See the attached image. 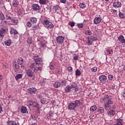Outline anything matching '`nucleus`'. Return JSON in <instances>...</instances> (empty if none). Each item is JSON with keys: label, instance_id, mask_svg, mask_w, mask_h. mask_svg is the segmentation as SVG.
<instances>
[{"label": "nucleus", "instance_id": "0eeeda50", "mask_svg": "<svg viewBox=\"0 0 125 125\" xmlns=\"http://www.w3.org/2000/svg\"><path fill=\"white\" fill-rule=\"evenodd\" d=\"M33 10L34 11H38V10H41V6L38 4H33L32 5Z\"/></svg>", "mask_w": 125, "mask_h": 125}, {"label": "nucleus", "instance_id": "20e7f679", "mask_svg": "<svg viewBox=\"0 0 125 125\" xmlns=\"http://www.w3.org/2000/svg\"><path fill=\"white\" fill-rule=\"evenodd\" d=\"M27 91L29 94H35L37 92V89L35 87L29 88L27 89Z\"/></svg>", "mask_w": 125, "mask_h": 125}, {"label": "nucleus", "instance_id": "9d476101", "mask_svg": "<svg viewBox=\"0 0 125 125\" xmlns=\"http://www.w3.org/2000/svg\"><path fill=\"white\" fill-rule=\"evenodd\" d=\"M73 104H74V105L75 107H79L82 105V103L81 102V101L80 100H76L74 101Z\"/></svg>", "mask_w": 125, "mask_h": 125}, {"label": "nucleus", "instance_id": "ddd939ff", "mask_svg": "<svg viewBox=\"0 0 125 125\" xmlns=\"http://www.w3.org/2000/svg\"><path fill=\"white\" fill-rule=\"evenodd\" d=\"M121 5L122 3L119 1L113 2V6L115 7H117V8H118L119 7H121Z\"/></svg>", "mask_w": 125, "mask_h": 125}, {"label": "nucleus", "instance_id": "c756f323", "mask_svg": "<svg viewBox=\"0 0 125 125\" xmlns=\"http://www.w3.org/2000/svg\"><path fill=\"white\" fill-rule=\"evenodd\" d=\"M18 63L20 65H22V64H23V59H22V58H19L18 59Z\"/></svg>", "mask_w": 125, "mask_h": 125}, {"label": "nucleus", "instance_id": "7c9ffc66", "mask_svg": "<svg viewBox=\"0 0 125 125\" xmlns=\"http://www.w3.org/2000/svg\"><path fill=\"white\" fill-rule=\"evenodd\" d=\"M13 65L14 67H15V69H16V70H18V69L20 68V66H19L20 64L18 63H17L16 62H14Z\"/></svg>", "mask_w": 125, "mask_h": 125}, {"label": "nucleus", "instance_id": "412c9836", "mask_svg": "<svg viewBox=\"0 0 125 125\" xmlns=\"http://www.w3.org/2000/svg\"><path fill=\"white\" fill-rule=\"evenodd\" d=\"M5 45L9 46L11 44V39H8L4 42Z\"/></svg>", "mask_w": 125, "mask_h": 125}, {"label": "nucleus", "instance_id": "f257e3e1", "mask_svg": "<svg viewBox=\"0 0 125 125\" xmlns=\"http://www.w3.org/2000/svg\"><path fill=\"white\" fill-rule=\"evenodd\" d=\"M112 99H113V97L108 95H105L100 99L101 103H104V109L106 111H109L111 109V105L114 103Z\"/></svg>", "mask_w": 125, "mask_h": 125}, {"label": "nucleus", "instance_id": "f704fd0d", "mask_svg": "<svg viewBox=\"0 0 125 125\" xmlns=\"http://www.w3.org/2000/svg\"><path fill=\"white\" fill-rule=\"evenodd\" d=\"M79 6L80 7H81V8H83V9H84V8H85V4L83 3H81L79 4Z\"/></svg>", "mask_w": 125, "mask_h": 125}, {"label": "nucleus", "instance_id": "393cba45", "mask_svg": "<svg viewBox=\"0 0 125 125\" xmlns=\"http://www.w3.org/2000/svg\"><path fill=\"white\" fill-rule=\"evenodd\" d=\"M71 89H72V88L70 86L67 85L65 88V91L66 93L70 92Z\"/></svg>", "mask_w": 125, "mask_h": 125}, {"label": "nucleus", "instance_id": "a211bd4d", "mask_svg": "<svg viewBox=\"0 0 125 125\" xmlns=\"http://www.w3.org/2000/svg\"><path fill=\"white\" fill-rule=\"evenodd\" d=\"M21 112L22 114H26V113H28V112H27V107H26V106H21Z\"/></svg>", "mask_w": 125, "mask_h": 125}, {"label": "nucleus", "instance_id": "13d9d810", "mask_svg": "<svg viewBox=\"0 0 125 125\" xmlns=\"http://www.w3.org/2000/svg\"><path fill=\"white\" fill-rule=\"evenodd\" d=\"M38 71H42V67L37 66V67H36V73H38Z\"/></svg>", "mask_w": 125, "mask_h": 125}, {"label": "nucleus", "instance_id": "603ef678", "mask_svg": "<svg viewBox=\"0 0 125 125\" xmlns=\"http://www.w3.org/2000/svg\"><path fill=\"white\" fill-rule=\"evenodd\" d=\"M67 71H68V72H70V73H72V72H73V68H72L71 67H67Z\"/></svg>", "mask_w": 125, "mask_h": 125}, {"label": "nucleus", "instance_id": "8fccbe9b", "mask_svg": "<svg viewBox=\"0 0 125 125\" xmlns=\"http://www.w3.org/2000/svg\"><path fill=\"white\" fill-rule=\"evenodd\" d=\"M91 71H92V72H96V71H97V67H94L92 68L91 69Z\"/></svg>", "mask_w": 125, "mask_h": 125}, {"label": "nucleus", "instance_id": "4d7b16f0", "mask_svg": "<svg viewBox=\"0 0 125 125\" xmlns=\"http://www.w3.org/2000/svg\"><path fill=\"white\" fill-rule=\"evenodd\" d=\"M113 78H114V76L113 75H109L108 76V79L110 81H112V80H113Z\"/></svg>", "mask_w": 125, "mask_h": 125}, {"label": "nucleus", "instance_id": "79ce46f5", "mask_svg": "<svg viewBox=\"0 0 125 125\" xmlns=\"http://www.w3.org/2000/svg\"><path fill=\"white\" fill-rule=\"evenodd\" d=\"M69 25H70V26L71 27H74V26H75V22H74V21H69Z\"/></svg>", "mask_w": 125, "mask_h": 125}, {"label": "nucleus", "instance_id": "6e6552de", "mask_svg": "<svg viewBox=\"0 0 125 125\" xmlns=\"http://www.w3.org/2000/svg\"><path fill=\"white\" fill-rule=\"evenodd\" d=\"M56 40L58 43H63V42H64V37L61 36H59L57 38Z\"/></svg>", "mask_w": 125, "mask_h": 125}, {"label": "nucleus", "instance_id": "c9c22d12", "mask_svg": "<svg viewBox=\"0 0 125 125\" xmlns=\"http://www.w3.org/2000/svg\"><path fill=\"white\" fill-rule=\"evenodd\" d=\"M61 73H62V69H61V68H57L56 70V73L57 74H61Z\"/></svg>", "mask_w": 125, "mask_h": 125}, {"label": "nucleus", "instance_id": "4be33fe9", "mask_svg": "<svg viewBox=\"0 0 125 125\" xmlns=\"http://www.w3.org/2000/svg\"><path fill=\"white\" fill-rule=\"evenodd\" d=\"M17 35L18 34V31L16 30V29H14V28H11L10 30V34L11 35Z\"/></svg>", "mask_w": 125, "mask_h": 125}, {"label": "nucleus", "instance_id": "49530a36", "mask_svg": "<svg viewBox=\"0 0 125 125\" xmlns=\"http://www.w3.org/2000/svg\"><path fill=\"white\" fill-rule=\"evenodd\" d=\"M11 21L12 22V23H13L14 25H17V22H16V20L13 19H11Z\"/></svg>", "mask_w": 125, "mask_h": 125}, {"label": "nucleus", "instance_id": "2f4dec72", "mask_svg": "<svg viewBox=\"0 0 125 125\" xmlns=\"http://www.w3.org/2000/svg\"><path fill=\"white\" fill-rule=\"evenodd\" d=\"M22 74H17L16 76H15V79L17 81H18V80H19V79H22Z\"/></svg>", "mask_w": 125, "mask_h": 125}, {"label": "nucleus", "instance_id": "e2e57ef3", "mask_svg": "<svg viewBox=\"0 0 125 125\" xmlns=\"http://www.w3.org/2000/svg\"><path fill=\"white\" fill-rule=\"evenodd\" d=\"M73 59L75 61H77V60H79V57L78 56H74Z\"/></svg>", "mask_w": 125, "mask_h": 125}, {"label": "nucleus", "instance_id": "f3484780", "mask_svg": "<svg viewBox=\"0 0 125 125\" xmlns=\"http://www.w3.org/2000/svg\"><path fill=\"white\" fill-rule=\"evenodd\" d=\"M30 68L32 71H34V73H37V66H36L35 63H32L31 64Z\"/></svg>", "mask_w": 125, "mask_h": 125}, {"label": "nucleus", "instance_id": "a18cd8bd", "mask_svg": "<svg viewBox=\"0 0 125 125\" xmlns=\"http://www.w3.org/2000/svg\"><path fill=\"white\" fill-rule=\"evenodd\" d=\"M5 18H4V15L2 14H0V20H4Z\"/></svg>", "mask_w": 125, "mask_h": 125}, {"label": "nucleus", "instance_id": "473e14b6", "mask_svg": "<svg viewBox=\"0 0 125 125\" xmlns=\"http://www.w3.org/2000/svg\"><path fill=\"white\" fill-rule=\"evenodd\" d=\"M119 17H120V18H122V19H124V18H125V14L124 13L119 12Z\"/></svg>", "mask_w": 125, "mask_h": 125}, {"label": "nucleus", "instance_id": "0e129e2a", "mask_svg": "<svg viewBox=\"0 0 125 125\" xmlns=\"http://www.w3.org/2000/svg\"><path fill=\"white\" fill-rule=\"evenodd\" d=\"M46 8L47 10H51V7H50V6L49 5H47L46 7Z\"/></svg>", "mask_w": 125, "mask_h": 125}, {"label": "nucleus", "instance_id": "680f3d73", "mask_svg": "<svg viewBox=\"0 0 125 125\" xmlns=\"http://www.w3.org/2000/svg\"><path fill=\"white\" fill-rule=\"evenodd\" d=\"M54 115V114L52 113V111H50L49 112V115L50 116V117H53Z\"/></svg>", "mask_w": 125, "mask_h": 125}, {"label": "nucleus", "instance_id": "6e6d98bb", "mask_svg": "<svg viewBox=\"0 0 125 125\" xmlns=\"http://www.w3.org/2000/svg\"><path fill=\"white\" fill-rule=\"evenodd\" d=\"M77 26L79 28H83V23H77Z\"/></svg>", "mask_w": 125, "mask_h": 125}, {"label": "nucleus", "instance_id": "4c0bfd02", "mask_svg": "<svg viewBox=\"0 0 125 125\" xmlns=\"http://www.w3.org/2000/svg\"><path fill=\"white\" fill-rule=\"evenodd\" d=\"M76 76H80L81 75V71L79 69H77L75 72Z\"/></svg>", "mask_w": 125, "mask_h": 125}, {"label": "nucleus", "instance_id": "774afa93", "mask_svg": "<svg viewBox=\"0 0 125 125\" xmlns=\"http://www.w3.org/2000/svg\"><path fill=\"white\" fill-rule=\"evenodd\" d=\"M3 5V0H0V6H2Z\"/></svg>", "mask_w": 125, "mask_h": 125}, {"label": "nucleus", "instance_id": "1a4fd4ad", "mask_svg": "<svg viewBox=\"0 0 125 125\" xmlns=\"http://www.w3.org/2000/svg\"><path fill=\"white\" fill-rule=\"evenodd\" d=\"M99 79L102 83H105L107 81V77L104 75L100 76Z\"/></svg>", "mask_w": 125, "mask_h": 125}, {"label": "nucleus", "instance_id": "c85d7f7f", "mask_svg": "<svg viewBox=\"0 0 125 125\" xmlns=\"http://www.w3.org/2000/svg\"><path fill=\"white\" fill-rule=\"evenodd\" d=\"M27 42L28 44H32V42H33V40H32V38L29 37L27 40Z\"/></svg>", "mask_w": 125, "mask_h": 125}, {"label": "nucleus", "instance_id": "2eb2a0df", "mask_svg": "<svg viewBox=\"0 0 125 125\" xmlns=\"http://www.w3.org/2000/svg\"><path fill=\"white\" fill-rule=\"evenodd\" d=\"M41 62H42V58H39L35 59V64L38 66H40L41 64Z\"/></svg>", "mask_w": 125, "mask_h": 125}, {"label": "nucleus", "instance_id": "9b49d317", "mask_svg": "<svg viewBox=\"0 0 125 125\" xmlns=\"http://www.w3.org/2000/svg\"><path fill=\"white\" fill-rule=\"evenodd\" d=\"M102 21V19H101V18L100 17H96V18H95V19L94 20V24H99V23H100V22H101Z\"/></svg>", "mask_w": 125, "mask_h": 125}, {"label": "nucleus", "instance_id": "bf43d9fd", "mask_svg": "<svg viewBox=\"0 0 125 125\" xmlns=\"http://www.w3.org/2000/svg\"><path fill=\"white\" fill-rule=\"evenodd\" d=\"M1 24H3L4 25H7V21H1Z\"/></svg>", "mask_w": 125, "mask_h": 125}, {"label": "nucleus", "instance_id": "a19ab883", "mask_svg": "<svg viewBox=\"0 0 125 125\" xmlns=\"http://www.w3.org/2000/svg\"><path fill=\"white\" fill-rule=\"evenodd\" d=\"M39 2L40 4H45V2H46V0H40Z\"/></svg>", "mask_w": 125, "mask_h": 125}, {"label": "nucleus", "instance_id": "dca6fc26", "mask_svg": "<svg viewBox=\"0 0 125 125\" xmlns=\"http://www.w3.org/2000/svg\"><path fill=\"white\" fill-rule=\"evenodd\" d=\"M118 40L121 42L122 43H125V37L123 35H120L118 37Z\"/></svg>", "mask_w": 125, "mask_h": 125}, {"label": "nucleus", "instance_id": "864d4df0", "mask_svg": "<svg viewBox=\"0 0 125 125\" xmlns=\"http://www.w3.org/2000/svg\"><path fill=\"white\" fill-rule=\"evenodd\" d=\"M0 33L2 35V34H4L5 33V29L3 28H1V30H0Z\"/></svg>", "mask_w": 125, "mask_h": 125}, {"label": "nucleus", "instance_id": "338daca9", "mask_svg": "<svg viewBox=\"0 0 125 125\" xmlns=\"http://www.w3.org/2000/svg\"><path fill=\"white\" fill-rule=\"evenodd\" d=\"M50 70H54V66L51 65L49 66Z\"/></svg>", "mask_w": 125, "mask_h": 125}, {"label": "nucleus", "instance_id": "052dcab7", "mask_svg": "<svg viewBox=\"0 0 125 125\" xmlns=\"http://www.w3.org/2000/svg\"><path fill=\"white\" fill-rule=\"evenodd\" d=\"M41 47V48L46 47V44H45V43H42Z\"/></svg>", "mask_w": 125, "mask_h": 125}, {"label": "nucleus", "instance_id": "39448f33", "mask_svg": "<svg viewBox=\"0 0 125 125\" xmlns=\"http://www.w3.org/2000/svg\"><path fill=\"white\" fill-rule=\"evenodd\" d=\"M32 106L34 107L37 108V110L40 111L41 109H42V106L39 104L38 102L36 101H34L33 104H32Z\"/></svg>", "mask_w": 125, "mask_h": 125}, {"label": "nucleus", "instance_id": "6ab92c4d", "mask_svg": "<svg viewBox=\"0 0 125 125\" xmlns=\"http://www.w3.org/2000/svg\"><path fill=\"white\" fill-rule=\"evenodd\" d=\"M12 5L14 7H18V5H19V2L17 0H13Z\"/></svg>", "mask_w": 125, "mask_h": 125}, {"label": "nucleus", "instance_id": "69168bd1", "mask_svg": "<svg viewBox=\"0 0 125 125\" xmlns=\"http://www.w3.org/2000/svg\"><path fill=\"white\" fill-rule=\"evenodd\" d=\"M19 125V123L18 122V124H17L16 123V122L13 121V123H12V125Z\"/></svg>", "mask_w": 125, "mask_h": 125}, {"label": "nucleus", "instance_id": "3c124183", "mask_svg": "<svg viewBox=\"0 0 125 125\" xmlns=\"http://www.w3.org/2000/svg\"><path fill=\"white\" fill-rule=\"evenodd\" d=\"M37 28H38V25H37V24H35L32 26V30L33 31H36V30H37Z\"/></svg>", "mask_w": 125, "mask_h": 125}, {"label": "nucleus", "instance_id": "5fc2aeb1", "mask_svg": "<svg viewBox=\"0 0 125 125\" xmlns=\"http://www.w3.org/2000/svg\"><path fill=\"white\" fill-rule=\"evenodd\" d=\"M13 123V121L9 120L7 122V124L8 125H12V123Z\"/></svg>", "mask_w": 125, "mask_h": 125}, {"label": "nucleus", "instance_id": "5701e85b", "mask_svg": "<svg viewBox=\"0 0 125 125\" xmlns=\"http://www.w3.org/2000/svg\"><path fill=\"white\" fill-rule=\"evenodd\" d=\"M117 123L113 125H123V120L121 119H117Z\"/></svg>", "mask_w": 125, "mask_h": 125}, {"label": "nucleus", "instance_id": "58836bf2", "mask_svg": "<svg viewBox=\"0 0 125 125\" xmlns=\"http://www.w3.org/2000/svg\"><path fill=\"white\" fill-rule=\"evenodd\" d=\"M53 9L55 11H57V10H59V6H58V5L56 6H54Z\"/></svg>", "mask_w": 125, "mask_h": 125}, {"label": "nucleus", "instance_id": "a878e982", "mask_svg": "<svg viewBox=\"0 0 125 125\" xmlns=\"http://www.w3.org/2000/svg\"><path fill=\"white\" fill-rule=\"evenodd\" d=\"M77 86H78V84H77V83L75 82L71 83V85L70 86V87H71V88H76Z\"/></svg>", "mask_w": 125, "mask_h": 125}, {"label": "nucleus", "instance_id": "b1692460", "mask_svg": "<svg viewBox=\"0 0 125 125\" xmlns=\"http://www.w3.org/2000/svg\"><path fill=\"white\" fill-rule=\"evenodd\" d=\"M97 111L99 113H100V114H103V113H104L105 110L104 109V108L100 107L98 108Z\"/></svg>", "mask_w": 125, "mask_h": 125}, {"label": "nucleus", "instance_id": "bb28decb", "mask_svg": "<svg viewBox=\"0 0 125 125\" xmlns=\"http://www.w3.org/2000/svg\"><path fill=\"white\" fill-rule=\"evenodd\" d=\"M97 109V106H96V105H93L90 107V111H91V112H94Z\"/></svg>", "mask_w": 125, "mask_h": 125}, {"label": "nucleus", "instance_id": "c03bdc74", "mask_svg": "<svg viewBox=\"0 0 125 125\" xmlns=\"http://www.w3.org/2000/svg\"><path fill=\"white\" fill-rule=\"evenodd\" d=\"M46 101V100H45V98H42L41 100V104H44V103H45Z\"/></svg>", "mask_w": 125, "mask_h": 125}, {"label": "nucleus", "instance_id": "09e8293b", "mask_svg": "<svg viewBox=\"0 0 125 125\" xmlns=\"http://www.w3.org/2000/svg\"><path fill=\"white\" fill-rule=\"evenodd\" d=\"M34 101L29 100L28 101V104L29 106H32Z\"/></svg>", "mask_w": 125, "mask_h": 125}, {"label": "nucleus", "instance_id": "aec40b11", "mask_svg": "<svg viewBox=\"0 0 125 125\" xmlns=\"http://www.w3.org/2000/svg\"><path fill=\"white\" fill-rule=\"evenodd\" d=\"M55 88H59L61 86V83L58 82H55L53 84Z\"/></svg>", "mask_w": 125, "mask_h": 125}, {"label": "nucleus", "instance_id": "f03ea898", "mask_svg": "<svg viewBox=\"0 0 125 125\" xmlns=\"http://www.w3.org/2000/svg\"><path fill=\"white\" fill-rule=\"evenodd\" d=\"M43 23L45 28L50 30V29H52L54 27V25L52 23V22L49 21L47 20H45L43 21Z\"/></svg>", "mask_w": 125, "mask_h": 125}, {"label": "nucleus", "instance_id": "cd10ccee", "mask_svg": "<svg viewBox=\"0 0 125 125\" xmlns=\"http://www.w3.org/2000/svg\"><path fill=\"white\" fill-rule=\"evenodd\" d=\"M30 21L32 23H33V24H35V23H37V18L35 17L31 18Z\"/></svg>", "mask_w": 125, "mask_h": 125}, {"label": "nucleus", "instance_id": "de8ad7c7", "mask_svg": "<svg viewBox=\"0 0 125 125\" xmlns=\"http://www.w3.org/2000/svg\"><path fill=\"white\" fill-rule=\"evenodd\" d=\"M6 19V20H11L12 18H11L10 16L8 15V14H6L5 15Z\"/></svg>", "mask_w": 125, "mask_h": 125}, {"label": "nucleus", "instance_id": "37998d69", "mask_svg": "<svg viewBox=\"0 0 125 125\" xmlns=\"http://www.w3.org/2000/svg\"><path fill=\"white\" fill-rule=\"evenodd\" d=\"M26 26L27 27H28V28H30L32 27V23H31V22L28 21L26 23Z\"/></svg>", "mask_w": 125, "mask_h": 125}, {"label": "nucleus", "instance_id": "4468645a", "mask_svg": "<svg viewBox=\"0 0 125 125\" xmlns=\"http://www.w3.org/2000/svg\"><path fill=\"white\" fill-rule=\"evenodd\" d=\"M116 113V111L114 110H110L108 113V117H110V118H112V117H114L115 116V114Z\"/></svg>", "mask_w": 125, "mask_h": 125}, {"label": "nucleus", "instance_id": "e433bc0d", "mask_svg": "<svg viewBox=\"0 0 125 125\" xmlns=\"http://www.w3.org/2000/svg\"><path fill=\"white\" fill-rule=\"evenodd\" d=\"M66 83L67 82L66 81V80H62L61 83V85H62V86H65Z\"/></svg>", "mask_w": 125, "mask_h": 125}, {"label": "nucleus", "instance_id": "423d86ee", "mask_svg": "<svg viewBox=\"0 0 125 125\" xmlns=\"http://www.w3.org/2000/svg\"><path fill=\"white\" fill-rule=\"evenodd\" d=\"M76 107L75 105V104L74 103H70L68 104V110H74V109H76Z\"/></svg>", "mask_w": 125, "mask_h": 125}, {"label": "nucleus", "instance_id": "7ed1b4c3", "mask_svg": "<svg viewBox=\"0 0 125 125\" xmlns=\"http://www.w3.org/2000/svg\"><path fill=\"white\" fill-rule=\"evenodd\" d=\"M87 42H86L88 45H91L92 44V42H96L97 41V38L93 36H89L87 37Z\"/></svg>", "mask_w": 125, "mask_h": 125}, {"label": "nucleus", "instance_id": "ea45409f", "mask_svg": "<svg viewBox=\"0 0 125 125\" xmlns=\"http://www.w3.org/2000/svg\"><path fill=\"white\" fill-rule=\"evenodd\" d=\"M31 118L33 121H36L38 119V116H35V115H31Z\"/></svg>", "mask_w": 125, "mask_h": 125}, {"label": "nucleus", "instance_id": "f8f14e48", "mask_svg": "<svg viewBox=\"0 0 125 125\" xmlns=\"http://www.w3.org/2000/svg\"><path fill=\"white\" fill-rule=\"evenodd\" d=\"M26 75L29 77V78H32L34 73L31 69H28L26 72Z\"/></svg>", "mask_w": 125, "mask_h": 125}, {"label": "nucleus", "instance_id": "72a5a7b5", "mask_svg": "<svg viewBox=\"0 0 125 125\" xmlns=\"http://www.w3.org/2000/svg\"><path fill=\"white\" fill-rule=\"evenodd\" d=\"M85 35H87V36H91L92 35V33H91V31L90 30H87L85 31Z\"/></svg>", "mask_w": 125, "mask_h": 125}]
</instances>
